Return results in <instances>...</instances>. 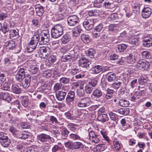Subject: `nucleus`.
<instances>
[{
    "mask_svg": "<svg viewBox=\"0 0 152 152\" xmlns=\"http://www.w3.org/2000/svg\"><path fill=\"white\" fill-rule=\"evenodd\" d=\"M75 97V92L72 91H69L67 94L66 98V103L70 104L74 100Z\"/></svg>",
    "mask_w": 152,
    "mask_h": 152,
    "instance_id": "18",
    "label": "nucleus"
},
{
    "mask_svg": "<svg viewBox=\"0 0 152 152\" xmlns=\"http://www.w3.org/2000/svg\"><path fill=\"white\" fill-rule=\"evenodd\" d=\"M4 46L7 50H12L15 48L16 45L13 41L10 40L6 42L5 43Z\"/></svg>",
    "mask_w": 152,
    "mask_h": 152,
    "instance_id": "17",
    "label": "nucleus"
},
{
    "mask_svg": "<svg viewBox=\"0 0 152 152\" xmlns=\"http://www.w3.org/2000/svg\"><path fill=\"white\" fill-rule=\"evenodd\" d=\"M41 39L39 41V44H46L49 41V34L47 31H44L40 33Z\"/></svg>",
    "mask_w": 152,
    "mask_h": 152,
    "instance_id": "6",
    "label": "nucleus"
},
{
    "mask_svg": "<svg viewBox=\"0 0 152 152\" xmlns=\"http://www.w3.org/2000/svg\"><path fill=\"white\" fill-rule=\"evenodd\" d=\"M107 68V67H105L103 68L102 66L97 65L93 66L91 69L93 73L97 74L101 72H105Z\"/></svg>",
    "mask_w": 152,
    "mask_h": 152,
    "instance_id": "13",
    "label": "nucleus"
},
{
    "mask_svg": "<svg viewBox=\"0 0 152 152\" xmlns=\"http://www.w3.org/2000/svg\"><path fill=\"white\" fill-rule=\"evenodd\" d=\"M67 92L60 91L57 92L56 94V97L57 99L59 101H62L64 100L66 95Z\"/></svg>",
    "mask_w": 152,
    "mask_h": 152,
    "instance_id": "19",
    "label": "nucleus"
},
{
    "mask_svg": "<svg viewBox=\"0 0 152 152\" xmlns=\"http://www.w3.org/2000/svg\"><path fill=\"white\" fill-rule=\"evenodd\" d=\"M69 138L74 140H81V138L77 134L71 133L69 135Z\"/></svg>",
    "mask_w": 152,
    "mask_h": 152,
    "instance_id": "42",
    "label": "nucleus"
},
{
    "mask_svg": "<svg viewBox=\"0 0 152 152\" xmlns=\"http://www.w3.org/2000/svg\"><path fill=\"white\" fill-rule=\"evenodd\" d=\"M106 77L107 79L110 82H113L116 78L115 75L111 72L108 73L106 75Z\"/></svg>",
    "mask_w": 152,
    "mask_h": 152,
    "instance_id": "29",
    "label": "nucleus"
},
{
    "mask_svg": "<svg viewBox=\"0 0 152 152\" xmlns=\"http://www.w3.org/2000/svg\"><path fill=\"white\" fill-rule=\"evenodd\" d=\"M31 76L29 75H27L24 79H23L22 81V84L23 87L25 88H27L30 86V83L31 82Z\"/></svg>",
    "mask_w": 152,
    "mask_h": 152,
    "instance_id": "16",
    "label": "nucleus"
},
{
    "mask_svg": "<svg viewBox=\"0 0 152 152\" xmlns=\"http://www.w3.org/2000/svg\"><path fill=\"white\" fill-rule=\"evenodd\" d=\"M69 8L67 7L66 5L63 4L60 5L59 11L67 14L68 13V10Z\"/></svg>",
    "mask_w": 152,
    "mask_h": 152,
    "instance_id": "40",
    "label": "nucleus"
},
{
    "mask_svg": "<svg viewBox=\"0 0 152 152\" xmlns=\"http://www.w3.org/2000/svg\"><path fill=\"white\" fill-rule=\"evenodd\" d=\"M66 14L63 12H62L59 11L57 13L56 16L58 20H60L64 19L65 17Z\"/></svg>",
    "mask_w": 152,
    "mask_h": 152,
    "instance_id": "38",
    "label": "nucleus"
},
{
    "mask_svg": "<svg viewBox=\"0 0 152 152\" xmlns=\"http://www.w3.org/2000/svg\"><path fill=\"white\" fill-rule=\"evenodd\" d=\"M129 102L126 100L121 99L118 102L119 105L122 107H128L129 104Z\"/></svg>",
    "mask_w": 152,
    "mask_h": 152,
    "instance_id": "33",
    "label": "nucleus"
},
{
    "mask_svg": "<svg viewBox=\"0 0 152 152\" xmlns=\"http://www.w3.org/2000/svg\"><path fill=\"white\" fill-rule=\"evenodd\" d=\"M40 35V34L38 31H35L34 36L28 43V46L27 48L28 52H31L34 50L36 48L38 42H39V43Z\"/></svg>",
    "mask_w": 152,
    "mask_h": 152,
    "instance_id": "1",
    "label": "nucleus"
},
{
    "mask_svg": "<svg viewBox=\"0 0 152 152\" xmlns=\"http://www.w3.org/2000/svg\"><path fill=\"white\" fill-rule=\"evenodd\" d=\"M10 84L8 82H5L1 84V87L2 89L6 91H9L10 89Z\"/></svg>",
    "mask_w": 152,
    "mask_h": 152,
    "instance_id": "51",
    "label": "nucleus"
},
{
    "mask_svg": "<svg viewBox=\"0 0 152 152\" xmlns=\"http://www.w3.org/2000/svg\"><path fill=\"white\" fill-rule=\"evenodd\" d=\"M134 58L133 57L132 55V54L130 55L127 58V62L131 64L134 63Z\"/></svg>",
    "mask_w": 152,
    "mask_h": 152,
    "instance_id": "61",
    "label": "nucleus"
},
{
    "mask_svg": "<svg viewBox=\"0 0 152 152\" xmlns=\"http://www.w3.org/2000/svg\"><path fill=\"white\" fill-rule=\"evenodd\" d=\"M56 60V57L55 56H51L48 58V65H50L54 64Z\"/></svg>",
    "mask_w": 152,
    "mask_h": 152,
    "instance_id": "43",
    "label": "nucleus"
},
{
    "mask_svg": "<svg viewBox=\"0 0 152 152\" xmlns=\"http://www.w3.org/2000/svg\"><path fill=\"white\" fill-rule=\"evenodd\" d=\"M128 42L134 47L137 46L140 43L139 37L137 35H134L130 37Z\"/></svg>",
    "mask_w": 152,
    "mask_h": 152,
    "instance_id": "12",
    "label": "nucleus"
},
{
    "mask_svg": "<svg viewBox=\"0 0 152 152\" xmlns=\"http://www.w3.org/2000/svg\"><path fill=\"white\" fill-rule=\"evenodd\" d=\"M0 142L3 146L4 147H7L10 145L11 141L10 139L8 138L6 140H1Z\"/></svg>",
    "mask_w": 152,
    "mask_h": 152,
    "instance_id": "44",
    "label": "nucleus"
},
{
    "mask_svg": "<svg viewBox=\"0 0 152 152\" xmlns=\"http://www.w3.org/2000/svg\"><path fill=\"white\" fill-rule=\"evenodd\" d=\"M114 92V90H113L108 89L105 95V98L108 99L111 98L113 96Z\"/></svg>",
    "mask_w": 152,
    "mask_h": 152,
    "instance_id": "50",
    "label": "nucleus"
},
{
    "mask_svg": "<svg viewBox=\"0 0 152 152\" xmlns=\"http://www.w3.org/2000/svg\"><path fill=\"white\" fill-rule=\"evenodd\" d=\"M69 133V131L65 128L63 129L61 131V134L62 136L65 139L68 136Z\"/></svg>",
    "mask_w": 152,
    "mask_h": 152,
    "instance_id": "47",
    "label": "nucleus"
},
{
    "mask_svg": "<svg viewBox=\"0 0 152 152\" xmlns=\"http://www.w3.org/2000/svg\"><path fill=\"white\" fill-rule=\"evenodd\" d=\"M68 128L71 132H75L76 130V125L75 124L69 123L67 125Z\"/></svg>",
    "mask_w": 152,
    "mask_h": 152,
    "instance_id": "41",
    "label": "nucleus"
},
{
    "mask_svg": "<svg viewBox=\"0 0 152 152\" xmlns=\"http://www.w3.org/2000/svg\"><path fill=\"white\" fill-rule=\"evenodd\" d=\"M93 88L89 85L86 86L85 87V92L87 94H91L93 90Z\"/></svg>",
    "mask_w": 152,
    "mask_h": 152,
    "instance_id": "58",
    "label": "nucleus"
},
{
    "mask_svg": "<svg viewBox=\"0 0 152 152\" xmlns=\"http://www.w3.org/2000/svg\"><path fill=\"white\" fill-rule=\"evenodd\" d=\"M142 57L144 58H149L150 57V53L147 51H145L142 53Z\"/></svg>",
    "mask_w": 152,
    "mask_h": 152,
    "instance_id": "57",
    "label": "nucleus"
},
{
    "mask_svg": "<svg viewBox=\"0 0 152 152\" xmlns=\"http://www.w3.org/2000/svg\"><path fill=\"white\" fill-rule=\"evenodd\" d=\"M150 39H144L142 42V45L143 46L148 47L150 46L152 44V36H150Z\"/></svg>",
    "mask_w": 152,
    "mask_h": 152,
    "instance_id": "27",
    "label": "nucleus"
},
{
    "mask_svg": "<svg viewBox=\"0 0 152 152\" xmlns=\"http://www.w3.org/2000/svg\"><path fill=\"white\" fill-rule=\"evenodd\" d=\"M102 94V91L98 89H96L94 90L92 93V95L95 97L99 98L101 97Z\"/></svg>",
    "mask_w": 152,
    "mask_h": 152,
    "instance_id": "32",
    "label": "nucleus"
},
{
    "mask_svg": "<svg viewBox=\"0 0 152 152\" xmlns=\"http://www.w3.org/2000/svg\"><path fill=\"white\" fill-rule=\"evenodd\" d=\"M98 82L96 78L92 79L90 80L88 82L89 85L92 87H95L97 85Z\"/></svg>",
    "mask_w": 152,
    "mask_h": 152,
    "instance_id": "56",
    "label": "nucleus"
},
{
    "mask_svg": "<svg viewBox=\"0 0 152 152\" xmlns=\"http://www.w3.org/2000/svg\"><path fill=\"white\" fill-rule=\"evenodd\" d=\"M140 3L136 2L132 5V9L133 11L136 13H138L140 11Z\"/></svg>",
    "mask_w": 152,
    "mask_h": 152,
    "instance_id": "30",
    "label": "nucleus"
},
{
    "mask_svg": "<svg viewBox=\"0 0 152 152\" xmlns=\"http://www.w3.org/2000/svg\"><path fill=\"white\" fill-rule=\"evenodd\" d=\"M39 56L41 58L45 59L48 57L50 53V49L48 46L41 47L39 49Z\"/></svg>",
    "mask_w": 152,
    "mask_h": 152,
    "instance_id": "4",
    "label": "nucleus"
},
{
    "mask_svg": "<svg viewBox=\"0 0 152 152\" xmlns=\"http://www.w3.org/2000/svg\"><path fill=\"white\" fill-rule=\"evenodd\" d=\"M18 29L11 30L10 31V37L11 38L16 39L19 37Z\"/></svg>",
    "mask_w": 152,
    "mask_h": 152,
    "instance_id": "26",
    "label": "nucleus"
},
{
    "mask_svg": "<svg viewBox=\"0 0 152 152\" xmlns=\"http://www.w3.org/2000/svg\"><path fill=\"white\" fill-rule=\"evenodd\" d=\"M77 94L80 97L83 96L85 95V90L82 86H80L79 88L77 89Z\"/></svg>",
    "mask_w": 152,
    "mask_h": 152,
    "instance_id": "48",
    "label": "nucleus"
},
{
    "mask_svg": "<svg viewBox=\"0 0 152 152\" xmlns=\"http://www.w3.org/2000/svg\"><path fill=\"white\" fill-rule=\"evenodd\" d=\"M70 36L68 35H64L61 39V42L63 44H66L70 41Z\"/></svg>",
    "mask_w": 152,
    "mask_h": 152,
    "instance_id": "34",
    "label": "nucleus"
},
{
    "mask_svg": "<svg viewBox=\"0 0 152 152\" xmlns=\"http://www.w3.org/2000/svg\"><path fill=\"white\" fill-rule=\"evenodd\" d=\"M62 86V85L60 82L55 83L53 87L54 91H57L59 90L61 88Z\"/></svg>",
    "mask_w": 152,
    "mask_h": 152,
    "instance_id": "52",
    "label": "nucleus"
},
{
    "mask_svg": "<svg viewBox=\"0 0 152 152\" xmlns=\"http://www.w3.org/2000/svg\"><path fill=\"white\" fill-rule=\"evenodd\" d=\"M123 81L120 79L117 80L112 84L111 87L115 89H117L120 88L122 86Z\"/></svg>",
    "mask_w": 152,
    "mask_h": 152,
    "instance_id": "22",
    "label": "nucleus"
},
{
    "mask_svg": "<svg viewBox=\"0 0 152 152\" xmlns=\"http://www.w3.org/2000/svg\"><path fill=\"white\" fill-rule=\"evenodd\" d=\"M109 115L111 120L116 122L118 121V117L116 114L113 112H110L109 113Z\"/></svg>",
    "mask_w": 152,
    "mask_h": 152,
    "instance_id": "46",
    "label": "nucleus"
},
{
    "mask_svg": "<svg viewBox=\"0 0 152 152\" xmlns=\"http://www.w3.org/2000/svg\"><path fill=\"white\" fill-rule=\"evenodd\" d=\"M51 138H52L50 135L44 133L38 135L37 137V142L39 144L49 141Z\"/></svg>",
    "mask_w": 152,
    "mask_h": 152,
    "instance_id": "9",
    "label": "nucleus"
},
{
    "mask_svg": "<svg viewBox=\"0 0 152 152\" xmlns=\"http://www.w3.org/2000/svg\"><path fill=\"white\" fill-rule=\"evenodd\" d=\"M67 21L69 25L71 26H73L78 23L79 21V19L77 16L73 15L69 16L67 18Z\"/></svg>",
    "mask_w": 152,
    "mask_h": 152,
    "instance_id": "10",
    "label": "nucleus"
},
{
    "mask_svg": "<svg viewBox=\"0 0 152 152\" xmlns=\"http://www.w3.org/2000/svg\"><path fill=\"white\" fill-rule=\"evenodd\" d=\"M117 111L120 114L124 115H127L129 113V109L128 108L120 109H118Z\"/></svg>",
    "mask_w": 152,
    "mask_h": 152,
    "instance_id": "36",
    "label": "nucleus"
},
{
    "mask_svg": "<svg viewBox=\"0 0 152 152\" xmlns=\"http://www.w3.org/2000/svg\"><path fill=\"white\" fill-rule=\"evenodd\" d=\"M97 119L99 121L102 123H104L107 121L109 119L107 115L105 114H99Z\"/></svg>",
    "mask_w": 152,
    "mask_h": 152,
    "instance_id": "23",
    "label": "nucleus"
},
{
    "mask_svg": "<svg viewBox=\"0 0 152 152\" xmlns=\"http://www.w3.org/2000/svg\"><path fill=\"white\" fill-rule=\"evenodd\" d=\"M149 64L148 61L144 60H139L137 64V67L140 70H147L149 68Z\"/></svg>",
    "mask_w": 152,
    "mask_h": 152,
    "instance_id": "8",
    "label": "nucleus"
},
{
    "mask_svg": "<svg viewBox=\"0 0 152 152\" xmlns=\"http://www.w3.org/2000/svg\"><path fill=\"white\" fill-rule=\"evenodd\" d=\"M113 145L115 148L118 151H119L121 149V145L119 142L116 139H115L113 141Z\"/></svg>",
    "mask_w": 152,
    "mask_h": 152,
    "instance_id": "54",
    "label": "nucleus"
},
{
    "mask_svg": "<svg viewBox=\"0 0 152 152\" xmlns=\"http://www.w3.org/2000/svg\"><path fill=\"white\" fill-rule=\"evenodd\" d=\"M78 63L80 66L85 68L87 70H89L91 69L89 63L85 58H83L80 59L79 60Z\"/></svg>",
    "mask_w": 152,
    "mask_h": 152,
    "instance_id": "11",
    "label": "nucleus"
},
{
    "mask_svg": "<svg viewBox=\"0 0 152 152\" xmlns=\"http://www.w3.org/2000/svg\"><path fill=\"white\" fill-rule=\"evenodd\" d=\"M36 13L37 15L39 16H42L44 12V7L39 5H37L35 7Z\"/></svg>",
    "mask_w": 152,
    "mask_h": 152,
    "instance_id": "21",
    "label": "nucleus"
},
{
    "mask_svg": "<svg viewBox=\"0 0 152 152\" xmlns=\"http://www.w3.org/2000/svg\"><path fill=\"white\" fill-rule=\"evenodd\" d=\"M26 76L24 69L21 68L17 72L15 76V78L17 80L21 82L26 77Z\"/></svg>",
    "mask_w": 152,
    "mask_h": 152,
    "instance_id": "14",
    "label": "nucleus"
},
{
    "mask_svg": "<svg viewBox=\"0 0 152 152\" xmlns=\"http://www.w3.org/2000/svg\"><path fill=\"white\" fill-rule=\"evenodd\" d=\"M0 97L1 99L9 102H10L11 100V98L10 94L7 93H2Z\"/></svg>",
    "mask_w": 152,
    "mask_h": 152,
    "instance_id": "31",
    "label": "nucleus"
},
{
    "mask_svg": "<svg viewBox=\"0 0 152 152\" xmlns=\"http://www.w3.org/2000/svg\"><path fill=\"white\" fill-rule=\"evenodd\" d=\"M71 60V59L69 55V53L64 55L61 58V61L64 62L70 61Z\"/></svg>",
    "mask_w": 152,
    "mask_h": 152,
    "instance_id": "39",
    "label": "nucleus"
},
{
    "mask_svg": "<svg viewBox=\"0 0 152 152\" xmlns=\"http://www.w3.org/2000/svg\"><path fill=\"white\" fill-rule=\"evenodd\" d=\"M64 115L66 118L68 119L73 120L75 119V117L72 116L71 114L69 111L65 113Z\"/></svg>",
    "mask_w": 152,
    "mask_h": 152,
    "instance_id": "60",
    "label": "nucleus"
},
{
    "mask_svg": "<svg viewBox=\"0 0 152 152\" xmlns=\"http://www.w3.org/2000/svg\"><path fill=\"white\" fill-rule=\"evenodd\" d=\"M8 138V137L7 135V134L3 132H0V142L1 140H6Z\"/></svg>",
    "mask_w": 152,
    "mask_h": 152,
    "instance_id": "62",
    "label": "nucleus"
},
{
    "mask_svg": "<svg viewBox=\"0 0 152 152\" xmlns=\"http://www.w3.org/2000/svg\"><path fill=\"white\" fill-rule=\"evenodd\" d=\"M64 145L66 147L72 150L83 148L84 147V145L80 142H73L69 141L65 142Z\"/></svg>",
    "mask_w": 152,
    "mask_h": 152,
    "instance_id": "3",
    "label": "nucleus"
},
{
    "mask_svg": "<svg viewBox=\"0 0 152 152\" xmlns=\"http://www.w3.org/2000/svg\"><path fill=\"white\" fill-rule=\"evenodd\" d=\"M94 19L87 18L83 22V25L86 30H90L94 26Z\"/></svg>",
    "mask_w": 152,
    "mask_h": 152,
    "instance_id": "5",
    "label": "nucleus"
},
{
    "mask_svg": "<svg viewBox=\"0 0 152 152\" xmlns=\"http://www.w3.org/2000/svg\"><path fill=\"white\" fill-rule=\"evenodd\" d=\"M59 81L61 83L66 84L69 82L70 79L65 77H62L60 79Z\"/></svg>",
    "mask_w": 152,
    "mask_h": 152,
    "instance_id": "55",
    "label": "nucleus"
},
{
    "mask_svg": "<svg viewBox=\"0 0 152 152\" xmlns=\"http://www.w3.org/2000/svg\"><path fill=\"white\" fill-rule=\"evenodd\" d=\"M50 145L49 143H46L43 145L42 148L43 151H47L50 148Z\"/></svg>",
    "mask_w": 152,
    "mask_h": 152,
    "instance_id": "64",
    "label": "nucleus"
},
{
    "mask_svg": "<svg viewBox=\"0 0 152 152\" xmlns=\"http://www.w3.org/2000/svg\"><path fill=\"white\" fill-rule=\"evenodd\" d=\"M152 14L151 9L148 7H144L141 12L142 17L144 18H148Z\"/></svg>",
    "mask_w": 152,
    "mask_h": 152,
    "instance_id": "15",
    "label": "nucleus"
},
{
    "mask_svg": "<svg viewBox=\"0 0 152 152\" xmlns=\"http://www.w3.org/2000/svg\"><path fill=\"white\" fill-rule=\"evenodd\" d=\"M82 31L81 26H77L73 30V35L74 36L77 37L80 35Z\"/></svg>",
    "mask_w": 152,
    "mask_h": 152,
    "instance_id": "25",
    "label": "nucleus"
},
{
    "mask_svg": "<svg viewBox=\"0 0 152 152\" xmlns=\"http://www.w3.org/2000/svg\"><path fill=\"white\" fill-rule=\"evenodd\" d=\"M81 39L85 43H89L91 41L90 37L87 34H82L81 36Z\"/></svg>",
    "mask_w": 152,
    "mask_h": 152,
    "instance_id": "24",
    "label": "nucleus"
},
{
    "mask_svg": "<svg viewBox=\"0 0 152 152\" xmlns=\"http://www.w3.org/2000/svg\"><path fill=\"white\" fill-rule=\"evenodd\" d=\"M50 120L51 122L53 124H60V123L58 122L56 118L53 116H50Z\"/></svg>",
    "mask_w": 152,
    "mask_h": 152,
    "instance_id": "63",
    "label": "nucleus"
},
{
    "mask_svg": "<svg viewBox=\"0 0 152 152\" xmlns=\"http://www.w3.org/2000/svg\"><path fill=\"white\" fill-rule=\"evenodd\" d=\"M12 90L14 93L20 94L21 92V90L19 86L17 85H13L12 86Z\"/></svg>",
    "mask_w": 152,
    "mask_h": 152,
    "instance_id": "28",
    "label": "nucleus"
},
{
    "mask_svg": "<svg viewBox=\"0 0 152 152\" xmlns=\"http://www.w3.org/2000/svg\"><path fill=\"white\" fill-rule=\"evenodd\" d=\"M92 102V101L89 97H85L79 101L77 106L81 107H88L91 105Z\"/></svg>",
    "mask_w": 152,
    "mask_h": 152,
    "instance_id": "7",
    "label": "nucleus"
},
{
    "mask_svg": "<svg viewBox=\"0 0 152 152\" xmlns=\"http://www.w3.org/2000/svg\"><path fill=\"white\" fill-rule=\"evenodd\" d=\"M1 30L4 34H6L9 31V28L7 23L5 22L3 24L2 26L1 23Z\"/></svg>",
    "mask_w": 152,
    "mask_h": 152,
    "instance_id": "37",
    "label": "nucleus"
},
{
    "mask_svg": "<svg viewBox=\"0 0 152 152\" xmlns=\"http://www.w3.org/2000/svg\"><path fill=\"white\" fill-rule=\"evenodd\" d=\"M128 46L125 44H121L117 45V48L119 52L124 51L127 48Z\"/></svg>",
    "mask_w": 152,
    "mask_h": 152,
    "instance_id": "35",
    "label": "nucleus"
},
{
    "mask_svg": "<svg viewBox=\"0 0 152 152\" xmlns=\"http://www.w3.org/2000/svg\"><path fill=\"white\" fill-rule=\"evenodd\" d=\"M63 26L59 25H56L51 29V37L54 39L57 38L63 35Z\"/></svg>",
    "mask_w": 152,
    "mask_h": 152,
    "instance_id": "2",
    "label": "nucleus"
},
{
    "mask_svg": "<svg viewBox=\"0 0 152 152\" xmlns=\"http://www.w3.org/2000/svg\"><path fill=\"white\" fill-rule=\"evenodd\" d=\"M30 135L28 134V133L25 132L23 133L19 134L18 137L20 139H25L28 138Z\"/></svg>",
    "mask_w": 152,
    "mask_h": 152,
    "instance_id": "53",
    "label": "nucleus"
},
{
    "mask_svg": "<svg viewBox=\"0 0 152 152\" xmlns=\"http://www.w3.org/2000/svg\"><path fill=\"white\" fill-rule=\"evenodd\" d=\"M95 53L96 51L94 49L92 48H90L87 50V55L90 58H93L94 57Z\"/></svg>",
    "mask_w": 152,
    "mask_h": 152,
    "instance_id": "45",
    "label": "nucleus"
},
{
    "mask_svg": "<svg viewBox=\"0 0 152 152\" xmlns=\"http://www.w3.org/2000/svg\"><path fill=\"white\" fill-rule=\"evenodd\" d=\"M148 79V77L146 75H142L139 77L138 82L140 85L145 86L147 82Z\"/></svg>",
    "mask_w": 152,
    "mask_h": 152,
    "instance_id": "20",
    "label": "nucleus"
},
{
    "mask_svg": "<svg viewBox=\"0 0 152 152\" xmlns=\"http://www.w3.org/2000/svg\"><path fill=\"white\" fill-rule=\"evenodd\" d=\"M68 47L67 45L61 47L60 50L61 53H63L64 55L66 54V52L68 51L69 50Z\"/></svg>",
    "mask_w": 152,
    "mask_h": 152,
    "instance_id": "59",
    "label": "nucleus"
},
{
    "mask_svg": "<svg viewBox=\"0 0 152 152\" xmlns=\"http://www.w3.org/2000/svg\"><path fill=\"white\" fill-rule=\"evenodd\" d=\"M69 55L71 59H72V58H73V59H77L78 56V53L75 52L74 50L71 51L69 53Z\"/></svg>",
    "mask_w": 152,
    "mask_h": 152,
    "instance_id": "49",
    "label": "nucleus"
}]
</instances>
